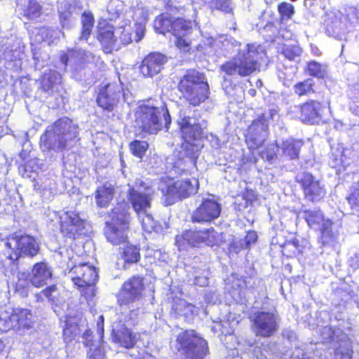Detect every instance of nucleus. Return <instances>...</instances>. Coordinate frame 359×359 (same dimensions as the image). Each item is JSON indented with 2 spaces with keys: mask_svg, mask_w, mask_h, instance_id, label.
Here are the masks:
<instances>
[{
  "mask_svg": "<svg viewBox=\"0 0 359 359\" xmlns=\"http://www.w3.org/2000/svg\"><path fill=\"white\" fill-rule=\"evenodd\" d=\"M122 259L124 260V267L126 268V264L136 263L140 258V249L134 245L127 243L123 248L121 255Z\"/></svg>",
  "mask_w": 359,
  "mask_h": 359,
  "instance_id": "obj_41",
  "label": "nucleus"
},
{
  "mask_svg": "<svg viewBox=\"0 0 359 359\" xmlns=\"http://www.w3.org/2000/svg\"><path fill=\"white\" fill-rule=\"evenodd\" d=\"M348 96L353 102L359 103V81L350 88Z\"/></svg>",
  "mask_w": 359,
  "mask_h": 359,
  "instance_id": "obj_61",
  "label": "nucleus"
},
{
  "mask_svg": "<svg viewBox=\"0 0 359 359\" xmlns=\"http://www.w3.org/2000/svg\"><path fill=\"white\" fill-rule=\"evenodd\" d=\"M184 142L181 149L166 160V169L170 175L191 174L196 168V159L201 144L198 140L204 135L207 122L200 116H194L180 111L177 120Z\"/></svg>",
  "mask_w": 359,
  "mask_h": 359,
  "instance_id": "obj_1",
  "label": "nucleus"
},
{
  "mask_svg": "<svg viewBox=\"0 0 359 359\" xmlns=\"http://www.w3.org/2000/svg\"><path fill=\"white\" fill-rule=\"evenodd\" d=\"M300 118L303 122L318 124L322 119L323 104L317 101L311 100L299 106Z\"/></svg>",
  "mask_w": 359,
  "mask_h": 359,
  "instance_id": "obj_29",
  "label": "nucleus"
},
{
  "mask_svg": "<svg viewBox=\"0 0 359 359\" xmlns=\"http://www.w3.org/2000/svg\"><path fill=\"white\" fill-rule=\"evenodd\" d=\"M341 227L334 224L330 219L323 223L321 229L320 242L325 247L327 246L337 250L339 248L344 237L340 232Z\"/></svg>",
  "mask_w": 359,
  "mask_h": 359,
  "instance_id": "obj_27",
  "label": "nucleus"
},
{
  "mask_svg": "<svg viewBox=\"0 0 359 359\" xmlns=\"http://www.w3.org/2000/svg\"><path fill=\"white\" fill-rule=\"evenodd\" d=\"M352 153L351 149L344 147L341 143L332 145L329 165L339 174L351 164Z\"/></svg>",
  "mask_w": 359,
  "mask_h": 359,
  "instance_id": "obj_26",
  "label": "nucleus"
},
{
  "mask_svg": "<svg viewBox=\"0 0 359 359\" xmlns=\"http://www.w3.org/2000/svg\"><path fill=\"white\" fill-rule=\"evenodd\" d=\"M303 144L304 142L301 140L287 138L282 141L279 145V149L284 156L290 160H294L298 158Z\"/></svg>",
  "mask_w": 359,
  "mask_h": 359,
  "instance_id": "obj_33",
  "label": "nucleus"
},
{
  "mask_svg": "<svg viewBox=\"0 0 359 359\" xmlns=\"http://www.w3.org/2000/svg\"><path fill=\"white\" fill-rule=\"evenodd\" d=\"M348 201L353 212L359 214V182L353 185Z\"/></svg>",
  "mask_w": 359,
  "mask_h": 359,
  "instance_id": "obj_51",
  "label": "nucleus"
},
{
  "mask_svg": "<svg viewBox=\"0 0 359 359\" xmlns=\"http://www.w3.org/2000/svg\"><path fill=\"white\" fill-rule=\"evenodd\" d=\"M315 85L313 79H307L303 81H300L294 86V91L299 96L307 95L313 93V86Z\"/></svg>",
  "mask_w": 359,
  "mask_h": 359,
  "instance_id": "obj_46",
  "label": "nucleus"
},
{
  "mask_svg": "<svg viewBox=\"0 0 359 359\" xmlns=\"http://www.w3.org/2000/svg\"><path fill=\"white\" fill-rule=\"evenodd\" d=\"M179 306L185 307L182 316H184L187 320H191L192 316L198 313V309L194 305L187 302H180Z\"/></svg>",
  "mask_w": 359,
  "mask_h": 359,
  "instance_id": "obj_55",
  "label": "nucleus"
},
{
  "mask_svg": "<svg viewBox=\"0 0 359 359\" xmlns=\"http://www.w3.org/2000/svg\"><path fill=\"white\" fill-rule=\"evenodd\" d=\"M72 6L67 1L60 2L58 6L60 21L63 29H70L74 25Z\"/></svg>",
  "mask_w": 359,
  "mask_h": 359,
  "instance_id": "obj_39",
  "label": "nucleus"
},
{
  "mask_svg": "<svg viewBox=\"0 0 359 359\" xmlns=\"http://www.w3.org/2000/svg\"><path fill=\"white\" fill-rule=\"evenodd\" d=\"M149 144L146 141L134 140L130 144V149L132 154L142 158L147 150Z\"/></svg>",
  "mask_w": 359,
  "mask_h": 359,
  "instance_id": "obj_50",
  "label": "nucleus"
},
{
  "mask_svg": "<svg viewBox=\"0 0 359 359\" xmlns=\"http://www.w3.org/2000/svg\"><path fill=\"white\" fill-rule=\"evenodd\" d=\"M19 43H12L9 39L0 38V62L3 60L11 62L20 58Z\"/></svg>",
  "mask_w": 359,
  "mask_h": 359,
  "instance_id": "obj_32",
  "label": "nucleus"
},
{
  "mask_svg": "<svg viewBox=\"0 0 359 359\" xmlns=\"http://www.w3.org/2000/svg\"><path fill=\"white\" fill-rule=\"evenodd\" d=\"M308 225L314 229H323V224L327 219H325L321 210L318 209L308 210L304 212Z\"/></svg>",
  "mask_w": 359,
  "mask_h": 359,
  "instance_id": "obj_38",
  "label": "nucleus"
},
{
  "mask_svg": "<svg viewBox=\"0 0 359 359\" xmlns=\"http://www.w3.org/2000/svg\"><path fill=\"white\" fill-rule=\"evenodd\" d=\"M93 58L91 53L82 49H69L60 56L62 64L67 67L69 65L72 71L74 77L77 80H82L85 77L82 72L85 70V63Z\"/></svg>",
  "mask_w": 359,
  "mask_h": 359,
  "instance_id": "obj_18",
  "label": "nucleus"
},
{
  "mask_svg": "<svg viewBox=\"0 0 359 359\" xmlns=\"http://www.w3.org/2000/svg\"><path fill=\"white\" fill-rule=\"evenodd\" d=\"M278 116L277 108L273 107L265 111L252 123L245 135V142L250 149H257L263 144L267 136L270 121H276Z\"/></svg>",
  "mask_w": 359,
  "mask_h": 359,
  "instance_id": "obj_9",
  "label": "nucleus"
},
{
  "mask_svg": "<svg viewBox=\"0 0 359 359\" xmlns=\"http://www.w3.org/2000/svg\"><path fill=\"white\" fill-rule=\"evenodd\" d=\"M82 31L80 40H87L94 25V18L90 13L84 12L81 17Z\"/></svg>",
  "mask_w": 359,
  "mask_h": 359,
  "instance_id": "obj_45",
  "label": "nucleus"
},
{
  "mask_svg": "<svg viewBox=\"0 0 359 359\" xmlns=\"http://www.w3.org/2000/svg\"><path fill=\"white\" fill-rule=\"evenodd\" d=\"M136 316L135 311H131L128 320L121 319L115 321L112 324V337L116 343L121 346L130 348L134 346L140 334L134 332L131 330V326L137 323V320L134 318Z\"/></svg>",
  "mask_w": 359,
  "mask_h": 359,
  "instance_id": "obj_15",
  "label": "nucleus"
},
{
  "mask_svg": "<svg viewBox=\"0 0 359 359\" xmlns=\"http://www.w3.org/2000/svg\"><path fill=\"white\" fill-rule=\"evenodd\" d=\"M180 302L186 301L182 299H174L172 307V311H174L178 316H182L184 309H185V307L179 306Z\"/></svg>",
  "mask_w": 359,
  "mask_h": 359,
  "instance_id": "obj_63",
  "label": "nucleus"
},
{
  "mask_svg": "<svg viewBox=\"0 0 359 359\" xmlns=\"http://www.w3.org/2000/svg\"><path fill=\"white\" fill-rule=\"evenodd\" d=\"M121 206L112 210L111 220L106 222L104 235L107 241L113 245L124 244L127 242V231L130 219V214L126 208Z\"/></svg>",
  "mask_w": 359,
  "mask_h": 359,
  "instance_id": "obj_6",
  "label": "nucleus"
},
{
  "mask_svg": "<svg viewBox=\"0 0 359 359\" xmlns=\"http://www.w3.org/2000/svg\"><path fill=\"white\" fill-rule=\"evenodd\" d=\"M62 82L61 75L55 70L45 71L41 79V88L46 92L50 93L57 90Z\"/></svg>",
  "mask_w": 359,
  "mask_h": 359,
  "instance_id": "obj_35",
  "label": "nucleus"
},
{
  "mask_svg": "<svg viewBox=\"0 0 359 359\" xmlns=\"http://www.w3.org/2000/svg\"><path fill=\"white\" fill-rule=\"evenodd\" d=\"M279 148V145L274 143H269L266 147L262 151L260 155L261 157L269 162H272L277 157V151Z\"/></svg>",
  "mask_w": 359,
  "mask_h": 359,
  "instance_id": "obj_52",
  "label": "nucleus"
},
{
  "mask_svg": "<svg viewBox=\"0 0 359 359\" xmlns=\"http://www.w3.org/2000/svg\"><path fill=\"white\" fill-rule=\"evenodd\" d=\"M36 186L41 189L42 194L44 196L48 193L47 198L49 199L53 194H56L57 183L53 175H49L48 177L45 176L41 179V184L37 183Z\"/></svg>",
  "mask_w": 359,
  "mask_h": 359,
  "instance_id": "obj_40",
  "label": "nucleus"
},
{
  "mask_svg": "<svg viewBox=\"0 0 359 359\" xmlns=\"http://www.w3.org/2000/svg\"><path fill=\"white\" fill-rule=\"evenodd\" d=\"M278 11L283 18H290L294 13V7L289 3L283 2L278 6Z\"/></svg>",
  "mask_w": 359,
  "mask_h": 359,
  "instance_id": "obj_56",
  "label": "nucleus"
},
{
  "mask_svg": "<svg viewBox=\"0 0 359 359\" xmlns=\"http://www.w3.org/2000/svg\"><path fill=\"white\" fill-rule=\"evenodd\" d=\"M142 214L137 213L138 219L142 224L144 231L151 233L156 228V222L154 220L151 210L149 211H142Z\"/></svg>",
  "mask_w": 359,
  "mask_h": 359,
  "instance_id": "obj_44",
  "label": "nucleus"
},
{
  "mask_svg": "<svg viewBox=\"0 0 359 359\" xmlns=\"http://www.w3.org/2000/svg\"><path fill=\"white\" fill-rule=\"evenodd\" d=\"M97 39L107 53L119 50V42L112 27H107L99 31Z\"/></svg>",
  "mask_w": 359,
  "mask_h": 359,
  "instance_id": "obj_31",
  "label": "nucleus"
},
{
  "mask_svg": "<svg viewBox=\"0 0 359 359\" xmlns=\"http://www.w3.org/2000/svg\"><path fill=\"white\" fill-rule=\"evenodd\" d=\"M178 350L187 358L202 359L208 352V342L194 330L180 332L177 337Z\"/></svg>",
  "mask_w": 359,
  "mask_h": 359,
  "instance_id": "obj_11",
  "label": "nucleus"
},
{
  "mask_svg": "<svg viewBox=\"0 0 359 359\" xmlns=\"http://www.w3.org/2000/svg\"><path fill=\"white\" fill-rule=\"evenodd\" d=\"M122 4L119 3L117 0H112L107 6V11L109 13L111 14L113 18L118 16L120 13L122 11Z\"/></svg>",
  "mask_w": 359,
  "mask_h": 359,
  "instance_id": "obj_57",
  "label": "nucleus"
},
{
  "mask_svg": "<svg viewBox=\"0 0 359 359\" xmlns=\"http://www.w3.org/2000/svg\"><path fill=\"white\" fill-rule=\"evenodd\" d=\"M167 57L160 53H151L144 58L140 67L144 77H153L161 72L167 62Z\"/></svg>",
  "mask_w": 359,
  "mask_h": 359,
  "instance_id": "obj_28",
  "label": "nucleus"
},
{
  "mask_svg": "<svg viewBox=\"0 0 359 359\" xmlns=\"http://www.w3.org/2000/svg\"><path fill=\"white\" fill-rule=\"evenodd\" d=\"M128 186V200L136 214L151 210L154 194L153 187L142 180H136Z\"/></svg>",
  "mask_w": 359,
  "mask_h": 359,
  "instance_id": "obj_10",
  "label": "nucleus"
},
{
  "mask_svg": "<svg viewBox=\"0 0 359 359\" xmlns=\"http://www.w3.org/2000/svg\"><path fill=\"white\" fill-rule=\"evenodd\" d=\"M67 276L86 300L95 295V285L98 274L95 266L88 264L76 265L69 270Z\"/></svg>",
  "mask_w": 359,
  "mask_h": 359,
  "instance_id": "obj_8",
  "label": "nucleus"
},
{
  "mask_svg": "<svg viewBox=\"0 0 359 359\" xmlns=\"http://www.w3.org/2000/svg\"><path fill=\"white\" fill-rule=\"evenodd\" d=\"M296 179L297 182L301 184L307 200L318 202L326 195L325 185L310 172H300L297 175Z\"/></svg>",
  "mask_w": 359,
  "mask_h": 359,
  "instance_id": "obj_19",
  "label": "nucleus"
},
{
  "mask_svg": "<svg viewBox=\"0 0 359 359\" xmlns=\"http://www.w3.org/2000/svg\"><path fill=\"white\" fill-rule=\"evenodd\" d=\"M115 33L119 42V49L121 45H128L133 41L132 29L130 26L120 27L115 29Z\"/></svg>",
  "mask_w": 359,
  "mask_h": 359,
  "instance_id": "obj_47",
  "label": "nucleus"
},
{
  "mask_svg": "<svg viewBox=\"0 0 359 359\" xmlns=\"http://www.w3.org/2000/svg\"><path fill=\"white\" fill-rule=\"evenodd\" d=\"M52 271L47 263L41 262L36 263L30 273V283L36 287H41L52 278Z\"/></svg>",
  "mask_w": 359,
  "mask_h": 359,
  "instance_id": "obj_30",
  "label": "nucleus"
},
{
  "mask_svg": "<svg viewBox=\"0 0 359 359\" xmlns=\"http://www.w3.org/2000/svg\"><path fill=\"white\" fill-rule=\"evenodd\" d=\"M135 37L136 42L140 41L144 36L145 25L142 22H137L134 26Z\"/></svg>",
  "mask_w": 359,
  "mask_h": 359,
  "instance_id": "obj_58",
  "label": "nucleus"
},
{
  "mask_svg": "<svg viewBox=\"0 0 359 359\" xmlns=\"http://www.w3.org/2000/svg\"><path fill=\"white\" fill-rule=\"evenodd\" d=\"M198 180L192 177L177 180L165 187L162 184L159 189L162 194L166 196V203L168 205L175 203L179 199L186 198L195 194L198 191Z\"/></svg>",
  "mask_w": 359,
  "mask_h": 359,
  "instance_id": "obj_13",
  "label": "nucleus"
},
{
  "mask_svg": "<svg viewBox=\"0 0 359 359\" xmlns=\"http://www.w3.org/2000/svg\"><path fill=\"white\" fill-rule=\"evenodd\" d=\"M341 332L339 329L337 330L330 327H324L323 334H327V337H323V339L336 343L334 345L335 359H351V343L347 337Z\"/></svg>",
  "mask_w": 359,
  "mask_h": 359,
  "instance_id": "obj_20",
  "label": "nucleus"
},
{
  "mask_svg": "<svg viewBox=\"0 0 359 359\" xmlns=\"http://www.w3.org/2000/svg\"><path fill=\"white\" fill-rule=\"evenodd\" d=\"M234 47H238V52L232 60L227 61L221 66L222 72L229 76L239 75L247 76L259 70V60L264 54L259 45L247 44L241 48V44L233 40Z\"/></svg>",
  "mask_w": 359,
  "mask_h": 359,
  "instance_id": "obj_3",
  "label": "nucleus"
},
{
  "mask_svg": "<svg viewBox=\"0 0 359 359\" xmlns=\"http://www.w3.org/2000/svg\"><path fill=\"white\" fill-rule=\"evenodd\" d=\"M240 351V359H267L261 351L260 347L251 341H245L243 344L238 342L236 348Z\"/></svg>",
  "mask_w": 359,
  "mask_h": 359,
  "instance_id": "obj_34",
  "label": "nucleus"
},
{
  "mask_svg": "<svg viewBox=\"0 0 359 359\" xmlns=\"http://www.w3.org/2000/svg\"><path fill=\"white\" fill-rule=\"evenodd\" d=\"M342 13L339 11H330L326 13L324 25L326 32L329 36L339 40H343L346 38V27L344 22L342 21Z\"/></svg>",
  "mask_w": 359,
  "mask_h": 359,
  "instance_id": "obj_25",
  "label": "nucleus"
},
{
  "mask_svg": "<svg viewBox=\"0 0 359 359\" xmlns=\"http://www.w3.org/2000/svg\"><path fill=\"white\" fill-rule=\"evenodd\" d=\"M90 350L88 352V355L90 359H103L104 353L100 348H95L93 346H89Z\"/></svg>",
  "mask_w": 359,
  "mask_h": 359,
  "instance_id": "obj_60",
  "label": "nucleus"
},
{
  "mask_svg": "<svg viewBox=\"0 0 359 359\" xmlns=\"http://www.w3.org/2000/svg\"><path fill=\"white\" fill-rule=\"evenodd\" d=\"M42 294L48 302L54 304L57 300L58 289L55 285L48 286L42 290Z\"/></svg>",
  "mask_w": 359,
  "mask_h": 359,
  "instance_id": "obj_54",
  "label": "nucleus"
},
{
  "mask_svg": "<svg viewBox=\"0 0 359 359\" xmlns=\"http://www.w3.org/2000/svg\"><path fill=\"white\" fill-rule=\"evenodd\" d=\"M178 89L189 103L198 106L208 97L210 90L205 75L196 69H189L182 77Z\"/></svg>",
  "mask_w": 359,
  "mask_h": 359,
  "instance_id": "obj_5",
  "label": "nucleus"
},
{
  "mask_svg": "<svg viewBox=\"0 0 359 359\" xmlns=\"http://www.w3.org/2000/svg\"><path fill=\"white\" fill-rule=\"evenodd\" d=\"M173 20L167 15H159L154 22V27L156 32L165 34L172 30Z\"/></svg>",
  "mask_w": 359,
  "mask_h": 359,
  "instance_id": "obj_42",
  "label": "nucleus"
},
{
  "mask_svg": "<svg viewBox=\"0 0 359 359\" xmlns=\"http://www.w3.org/2000/svg\"><path fill=\"white\" fill-rule=\"evenodd\" d=\"M219 238L218 233L212 228L201 230L186 231L182 235L177 236L176 243L179 248H185V244L192 247H198L201 244L213 246L217 244Z\"/></svg>",
  "mask_w": 359,
  "mask_h": 359,
  "instance_id": "obj_16",
  "label": "nucleus"
},
{
  "mask_svg": "<svg viewBox=\"0 0 359 359\" xmlns=\"http://www.w3.org/2000/svg\"><path fill=\"white\" fill-rule=\"evenodd\" d=\"M121 95L123 100L127 101V95L121 84L109 83L100 88L97 102L103 109L111 111L117 105Z\"/></svg>",
  "mask_w": 359,
  "mask_h": 359,
  "instance_id": "obj_21",
  "label": "nucleus"
},
{
  "mask_svg": "<svg viewBox=\"0 0 359 359\" xmlns=\"http://www.w3.org/2000/svg\"><path fill=\"white\" fill-rule=\"evenodd\" d=\"M4 255L14 265L22 256L33 257L39 250V245L36 239L27 234L14 233L10 236L5 243Z\"/></svg>",
  "mask_w": 359,
  "mask_h": 359,
  "instance_id": "obj_7",
  "label": "nucleus"
},
{
  "mask_svg": "<svg viewBox=\"0 0 359 359\" xmlns=\"http://www.w3.org/2000/svg\"><path fill=\"white\" fill-rule=\"evenodd\" d=\"M143 290V278L133 276L123 283L118 294V302L121 306L135 303L142 298Z\"/></svg>",
  "mask_w": 359,
  "mask_h": 359,
  "instance_id": "obj_22",
  "label": "nucleus"
},
{
  "mask_svg": "<svg viewBox=\"0 0 359 359\" xmlns=\"http://www.w3.org/2000/svg\"><path fill=\"white\" fill-rule=\"evenodd\" d=\"M193 23L190 20L177 18L173 20L170 33L175 36L176 46L184 52H189L191 44Z\"/></svg>",
  "mask_w": 359,
  "mask_h": 359,
  "instance_id": "obj_23",
  "label": "nucleus"
},
{
  "mask_svg": "<svg viewBox=\"0 0 359 359\" xmlns=\"http://www.w3.org/2000/svg\"><path fill=\"white\" fill-rule=\"evenodd\" d=\"M302 53V48L297 45H285L282 51V54L287 59L293 61L299 60Z\"/></svg>",
  "mask_w": 359,
  "mask_h": 359,
  "instance_id": "obj_48",
  "label": "nucleus"
},
{
  "mask_svg": "<svg viewBox=\"0 0 359 359\" xmlns=\"http://www.w3.org/2000/svg\"><path fill=\"white\" fill-rule=\"evenodd\" d=\"M23 15L28 20H36L41 15V6L35 0H29L26 8H21Z\"/></svg>",
  "mask_w": 359,
  "mask_h": 359,
  "instance_id": "obj_43",
  "label": "nucleus"
},
{
  "mask_svg": "<svg viewBox=\"0 0 359 359\" xmlns=\"http://www.w3.org/2000/svg\"><path fill=\"white\" fill-rule=\"evenodd\" d=\"M15 290L21 296H27L28 294V283L25 280H19L16 283Z\"/></svg>",
  "mask_w": 359,
  "mask_h": 359,
  "instance_id": "obj_59",
  "label": "nucleus"
},
{
  "mask_svg": "<svg viewBox=\"0 0 359 359\" xmlns=\"http://www.w3.org/2000/svg\"><path fill=\"white\" fill-rule=\"evenodd\" d=\"M245 238L234 240L231 244V248L235 250L236 253L240 252L241 250L249 248V246L247 243H245Z\"/></svg>",
  "mask_w": 359,
  "mask_h": 359,
  "instance_id": "obj_62",
  "label": "nucleus"
},
{
  "mask_svg": "<svg viewBox=\"0 0 359 359\" xmlns=\"http://www.w3.org/2000/svg\"><path fill=\"white\" fill-rule=\"evenodd\" d=\"M307 71L309 75L323 78L325 74V68L318 62L311 61L308 63Z\"/></svg>",
  "mask_w": 359,
  "mask_h": 359,
  "instance_id": "obj_53",
  "label": "nucleus"
},
{
  "mask_svg": "<svg viewBox=\"0 0 359 359\" xmlns=\"http://www.w3.org/2000/svg\"><path fill=\"white\" fill-rule=\"evenodd\" d=\"M137 126L142 133L156 135L161 131H168L171 117L164 103L157 106L148 102L138 107L135 112Z\"/></svg>",
  "mask_w": 359,
  "mask_h": 359,
  "instance_id": "obj_4",
  "label": "nucleus"
},
{
  "mask_svg": "<svg viewBox=\"0 0 359 359\" xmlns=\"http://www.w3.org/2000/svg\"><path fill=\"white\" fill-rule=\"evenodd\" d=\"M209 7L211 9H217L226 13L232 12L231 0H210L208 1Z\"/></svg>",
  "mask_w": 359,
  "mask_h": 359,
  "instance_id": "obj_49",
  "label": "nucleus"
},
{
  "mask_svg": "<svg viewBox=\"0 0 359 359\" xmlns=\"http://www.w3.org/2000/svg\"><path fill=\"white\" fill-rule=\"evenodd\" d=\"M114 194V187L109 183L106 182L97 187L95 193V198L99 207H107L112 200Z\"/></svg>",
  "mask_w": 359,
  "mask_h": 359,
  "instance_id": "obj_37",
  "label": "nucleus"
},
{
  "mask_svg": "<svg viewBox=\"0 0 359 359\" xmlns=\"http://www.w3.org/2000/svg\"><path fill=\"white\" fill-rule=\"evenodd\" d=\"M65 318V320L61 321L64 339L66 341H71L80 334L82 330L79 325V320L76 318L71 316H66Z\"/></svg>",
  "mask_w": 359,
  "mask_h": 359,
  "instance_id": "obj_36",
  "label": "nucleus"
},
{
  "mask_svg": "<svg viewBox=\"0 0 359 359\" xmlns=\"http://www.w3.org/2000/svg\"><path fill=\"white\" fill-rule=\"evenodd\" d=\"M34 323L33 315L29 309L15 308L11 311H4L0 313V330L6 332L11 329L19 330L29 329Z\"/></svg>",
  "mask_w": 359,
  "mask_h": 359,
  "instance_id": "obj_14",
  "label": "nucleus"
},
{
  "mask_svg": "<svg viewBox=\"0 0 359 359\" xmlns=\"http://www.w3.org/2000/svg\"><path fill=\"white\" fill-rule=\"evenodd\" d=\"M60 219V231L66 237L76 239L79 236L86 235L88 232L87 222L75 210L62 212Z\"/></svg>",
  "mask_w": 359,
  "mask_h": 359,
  "instance_id": "obj_17",
  "label": "nucleus"
},
{
  "mask_svg": "<svg viewBox=\"0 0 359 359\" xmlns=\"http://www.w3.org/2000/svg\"><path fill=\"white\" fill-rule=\"evenodd\" d=\"M252 332L259 337H272L279 328L280 318L275 311H257L249 317Z\"/></svg>",
  "mask_w": 359,
  "mask_h": 359,
  "instance_id": "obj_12",
  "label": "nucleus"
},
{
  "mask_svg": "<svg viewBox=\"0 0 359 359\" xmlns=\"http://www.w3.org/2000/svg\"><path fill=\"white\" fill-rule=\"evenodd\" d=\"M291 359H310L306 357V353L304 349L300 347H297L292 352Z\"/></svg>",
  "mask_w": 359,
  "mask_h": 359,
  "instance_id": "obj_64",
  "label": "nucleus"
},
{
  "mask_svg": "<svg viewBox=\"0 0 359 359\" xmlns=\"http://www.w3.org/2000/svg\"><path fill=\"white\" fill-rule=\"evenodd\" d=\"M221 210V205L217 201L206 198L194 212L192 219L196 222H211L219 217Z\"/></svg>",
  "mask_w": 359,
  "mask_h": 359,
  "instance_id": "obj_24",
  "label": "nucleus"
},
{
  "mask_svg": "<svg viewBox=\"0 0 359 359\" xmlns=\"http://www.w3.org/2000/svg\"><path fill=\"white\" fill-rule=\"evenodd\" d=\"M79 128L72 120L63 117L47 127L41 136V147L50 156L72 147L79 140Z\"/></svg>",
  "mask_w": 359,
  "mask_h": 359,
  "instance_id": "obj_2",
  "label": "nucleus"
}]
</instances>
